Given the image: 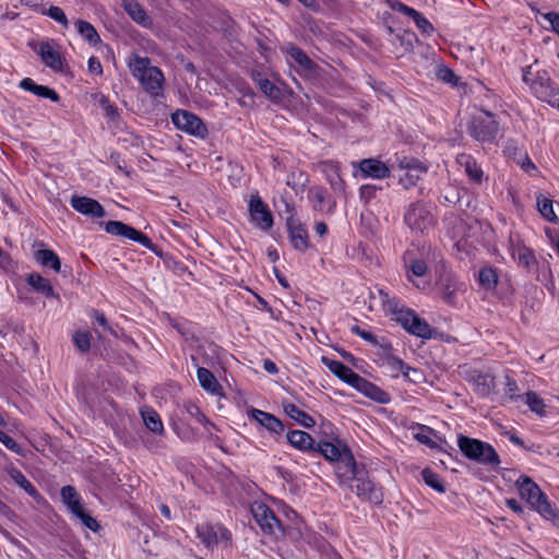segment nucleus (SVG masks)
<instances>
[{"label": "nucleus", "mask_w": 559, "mask_h": 559, "mask_svg": "<svg viewBox=\"0 0 559 559\" xmlns=\"http://www.w3.org/2000/svg\"><path fill=\"white\" fill-rule=\"evenodd\" d=\"M405 223L415 231H424L432 223L430 212L423 204H413L405 214Z\"/></svg>", "instance_id": "obj_14"}, {"label": "nucleus", "mask_w": 559, "mask_h": 559, "mask_svg": "<svg viewBox=\"0 0 559 559\" xmlns=\"http://www.w3.org/2000/svg\"><path fill=\"white\" fill-rule=\"evenodd\" d=\"M284 411L292 419L297 421L300 426L305 428H311L314 426L316 421L314 419L305 413L302 409H300L295 404H287L284 406Z\"/></svg>", "instance_id": "obj_34"}, {"label": "nucleus", "mask_w": 559, "mask_h": 559, "mask_svg": "<svg viewBox=\"0 0 559 559\" xmlns=\"http://www.w3.org/2000/svg\"><path fill=\"white\" fill-rule=\"evenodd\" d=\"M403 377L406 378L411 382L418 383V382L421 381L424 376H423V372L420 370L411 367V370L408 371V374L404 373Z\"/></svg>", "instance_id": "obj_59"}, {"label": "nucleus", "mask_w": 559, "mask_h": 559, "mask_svg": "<svg viewBox=\"0 0 559 559\" xmlns=\"http://www.w3.org/2000/svg\"><path fill=\"white\" fill-rule=\"evenodd\" d=\"M421 475H423L424 481L428 486H430L431 488H433L438 492H444L445 489H444L442 479L440 478V476L438 474H436L435 472H432L429 468H425L423 471Z\"/></svg>", "instance_id": "obj_48"}, {"label": "nucleus", "mask_w": 559, "mask_h": 559, "mask_svg": "<svg viewBox=\"0 0 559 559\" xmlns=\"http://www.w3.org/2000/svg\"><path fill=\"white\" fill-rule=\"evenodd\" d=\"M142 418L147 429H150L152 432L157 435H162L164 432V425L159 415L155 411L150 408L143 409Z\"/></svg>", "instance_id": "obj_40"}, {"label": "nucleus", "mask_w": 559, "mask_h": 559, "mask_svg": "<svg viewBox=\"0 0 559 559\" xmlns=\"http://www.w3.org/2000/svg\"><path fill=\"white\" fill-rule=\"evenodd\" d=\"M457 445L462 453L469 460L490 466H498L500 463L498 453L489 443L460 436Z\"/></svg>", "instance_id": "obj_5"}, {"label": "nucleus", "mask_w": 559, "mask_h": 559, "mask_svg": "<svg viewBox=\"0 0 559 559\" xmlns=\"http://www.w3.org/2000/svg\"><path fill=\"white\" fill-rule=\"evenodd\" d=\"M335 464V475L341 485L348 487L359 476L357 464L352 452L343 456V459Z\"/></svg>", "instance_id": "obj_19"}, {"label": "nucleus", "mask_w": 559, "mask_h": 559, "mask_svg": "<svg viewBox=\"0 0 559 559\" xmlns=\"http://www.w3.org/2000/svg\"><path fill=\"white\" fill-rule=\"evenodd\" d=\"M73 342L80 350L86 352L91 346V335L85 331H78L73 335Z\"/></svg>", "instance_id": "obj_51"}, {"label": "nucleus", "mask_w": 559, "mask_h": 559, "mask_svg": "<svg viewBox=\"0 0 559 559\" xmlns=\"http://www.w3.org/2000/svg\"><path fill=\"white\" fill-rule=\"evenodd\" d=\"M312 200L314 202V206L319 210H323V202H324V193L321 190H316L312 192Z\"/></svg>", "instance_id": "obj_61"}, {"label": "nucleus", "mask_w": 559, "mask_h": 559, "mask_svg": "<svg viewBox=\"0 0 559 559\" xmlns=\"http://www.w3.org/2000/svg\"><path fill=\"white\" fill-rule=\"evenodd\" d=\"M506 504L515 513H522L523 508L515 499H507Z\"/></svg>", "instance_id": "obj_63"}, {"label": "nucleus", "mask_w": 559, "mask_h": 559, "mask_svg": "<svg viewBox=\"0 0 559 559\" xmlns=\"http://www.w3.org/2000/svg\"><path fill=\"white\" fill-rule=\"evenodd\" d=\"M478 280L484 289L491 290L497 286L498 274L495 269L485 266L479 271Z\"/></svg>", "instance_id": "obj_42"}, {"label": "nucleus", "mask_w": 559, "mask_h": 559, "mask_svg": "<svg viewBox=\"0 0 559 559\" xmlns=\"http://www.w3.org/2000/svg\"><path fill=\"white\" fill-rule=\"evenodd\" d=\"M405 267L406 278L413 283L416 288L423 292H427L430 288V284L421 280L428 271L427 263L424 260L412 259L406 261Z\"/></svg>", "instance_id": "obj_17"}, {"label": "nucleus", "mask_w": 559, "mask_h": 559, "mask_svg": "<svg viewBox=\"0 0 559 559\" xmlns=\"http://www.w3.org/2000/svg\"><path fill=\"white\" fill-rule=\"evenodd\" d=\"M260 90L270 98H278L281 95L280 88L276 87L271 81L267 79H259L257 81Z\"/></svg>", "instance_id": "obj_50"}, {"label": "nucleus", "mask_w": 559, "mask_h": 559, "mask_svg": "<svg viewBox=\"0 0 559 559\" xmlns=\"http://www.w3.org/2000/svg\"><path fill=\"white\" fill-rule=\"evenodd\" d=\"M251 512L262 530L275 533V531L281 527L280 521L266 504L254 502L251 507Z\"/></svg>", "instance_id": "obj_18"}, {"label": "nucleus", "mask_w": 559, "mask_h": 559, "mask_svg": "<svg viewBox=\"0 0 559 559\" xmlns=\"http://www.w3.org/2000/svg\"><path fill=\"white\" fill-rule=\"evenodd\" d=\"M409 17L413 19L416 26L420 29V32L427 36H430L435 32L433 25L418 11L415 9L409 14Z\"/></svg>", "instance_id": "obj_47"}, {"label": "nucleus", "mask_w": 559, "mask_h": 559, "mask_svg": "<svg viewBox=\"0 0 559 559\" xmlns=\"http://www.w3.org/2000/svg\"><path fill=\"white\" fill-rule=\"evenodd\" d=\"M248 417L258 423L260 426H262L270 432L278 435L284 431L283 423L270 413L257 408H250L248 411Z\"/></svg>", "instance_id": "obj_22"}, {"label": "nucleus", "mask_w": 559, "mask_h": 559, "mask_svg": "<svg viewBox=\"0 0 559 559\" xmlns=\"http://www.w3.org/2000/svg\"><path fill=\"white\" fill-rule=\"evenodd\" d=\"M19 85L22 90L27 91L38 97L47 98L55 103L59 102L60 99L55 90L48 86L39 85L29 78H24L21 80Z\"/></svg>", "instance_id": "obj_27"}, {"label": "nucleus", "mask_w": 559, "mask_h": 559, "mask_svg": "<svg viewBox=\"0 0 559 559\" xmlns=\"http://www.w3.org/2000/svg\"><path fill=\"white\" fill-rule=\"evenodd\" d=\"M287 440L292 447L300 451L316 449L313 438L306 431L294 430L287 433Z\"/></svg>", "instance_id": "obj_31"}, {"label": "nucleus", "mask_w": 559, "mask_h": 559, "mask_svg": "<svg viewBox=\"0 0 559 559\" xmlns=\"http://www.w3.org/2000/svg\"><path fill=\"white\" fill-rule=\"evenodd\" d=\"M457 164L464 169L468 178L475 182H480L484 176L481 168L478 166L474 157L468 154H460L456 157Z\"/></svg>", "instance_id": "obj_29"}, {"label": "nucleus", "mask_w": 559, "mask_h": 559, "mask_svg": "<svg viewBox=\"0 0 559 559\" xmlns=\"http://www.w3.org/2000/svg\"><path fill=\"white\" fill-rule=\"evenodd\" d=\"M318 168L324 175L334 191L344 192L345 181L340 175V165L337 162L324 160L318 164Z\"/></svg>", "instance_id": "obj_21"}, {"label": "nucleus", "mask_w": 559, "mask_h": 559, "mask_svg": "<svg viewBox=\"0 0 559 559\" xmlns=\"http://www.w3.org/2000/svg\"><path fill=\"white\" fill-rule=\"evenodd\" d=\"M389 4H390V8L395 10V11H399L403 14H406L409 16V14L413 12V8H409L405 4H403L402 2L397 1V0H390L389 1Z\"/></svg>", "instance_id": "obj_57"}, {"label": "nucleus", "mask_w": 559, "mask_h": 559, "mask_svg": "<svg viewBox=\"0 0 559 559\" xmlns=\"http://www.w3.org/2000/svg\"><path fill=\"white\" fill-rule=\"evenodd\" d=\"M173 123L181 131L198 136L205 138L207 129L202 120L187 110H177L171 115Z\"/></svg>", "instance_id": "obj_9"}, {"label": "nucleus", "mask_w": 559, "mask_h": 559, "mask_svg": "<svg viewBox=\"0 0 559 559\" xmlns=\"http://www.w3.org/2000/svg\"><path fill=\"white\" fill-rule=\"evenodd\" d=\"M105 230L108 234L120 236L130 240H133L135 242L141 243L143 247L147 249H153V243L151 239L144 235L143 233L139 231L138 229L122 223L119 221H109L105 225Z\"/></svg>", "instance_id": "obj_11"}, {"label": "nucleus", "mask_w": 559, "mask_h": 559, "mask_svg": "<svg viewBox=\"0 0 559 559\" xmlns=\"http://www.w3.org/2000/svg\"><path fill=\"white\" fill-rule=\"evenodd\" d=\"M187 412L190 416L194 417L198 423L205 425L207 423L206 417L200 412L199 407L195 405H189L187 407Z\"/></svg>", "instance_id": "obj_56"}, {"label": "nucleus", "mask_w": 559, "mask_h": 559, "mask_svg": "<svg viewBox=\"0 0 559 559\" xmlns=\"http://www.w3.org/2000/svg\"><path fill=\"white\" fill-rule=\"evenodd\" d=\"M499 124L489 112L476 118L472 126V135L478 141H491L496 138Z\"/></svg>", "instance_id": "obj_12"}, {"label": "nucleus", "mask_w": 559, "mask_h": 559, "mask_svg": "<svg viewBox=\"0 0 559 559\" xmlns=\"http://www.w3.org/2000/svg\"><path fill=\"white\" fill-rule=\"evenodd\" d=\"M43 14L48 15L50 19L55 20L59 24H61L64 28L69 26V21L63 12V10L59 7H50L47 11H41Z\"/></svg>", "instance_id": "obj_49"}, {"label": "nucleus", "mask_w": 559, "mask_h": 559, "mask_svg": "<svg viewBox=\"0 0 559 559\" xmlns=\"http://www.w3.org/2000/svg\"><path fill=\"white\" fill-rule=\"evenodd\" d=\"M469 381L473 383L474 390L479 395L488 396L495 393V378L488 372L474 371Z\"/></svg>", "instance_id": "obj_25"}, {"label": "nucleus", "mask_w": 559, "mask_h": 559, "mask_svg": "<svg viewBox=\"0 0 559 559\" xmlns=\"http://www.w3.org/2000/svg\"><path fill=\"white\" fill-rule=\"evenodd\" d=\"M354 481L356 485L350 484L348 488L356 492L362 500L380 504L383 500L381 489L377 487L370 479L358 476Z\"/></svg>", "instance_id": "obj_16"}, {"label": "nucleus", "mask_w": 559, "mask_h": 559, "mask_svg": "<svg viewBox=\"0 0 559 559\" xmlns=\"http://www.w3.org/2000/svg\"><path fill=\"white\" fill-rule=\"evenodd\" d=\"M504 396L510 400L514 401L520 397L518 394L519 388L514 380H512L509 376H504Z\"/></svg>", "instance_id": "obj_52"}, {"label": "nucleus", "mask_w": 559, "mask_h": 559, "mask_svg": "<svg viewBox=\"0 0 559 559\" xmlns=\"http://www.w3.org/2000/svg\"><path fill=\"white\" fill-rule=\"evenodd\" d=\"M88 71L93 74L99 75L103 73L100 61L96 57H91L87 61Z\"/></svg>", "instance_id": "obj_58"}, {"label": "nucleus", "mask_w": 559, "mask_h": 559, "mask_svg": "<svg viewBox=\"0 0 559 559\" xmlns=\"http://www.w3.org/2000/svg\"><path fill=\"white\" fill-rule=\"evenodd\" d=\"M359 169L364 177L372 179H385L390 176L389 167L379 159L367 158L359 163Z\"/></svg>", "instance_id": "obj_24"}, {"label": "nucleus", "mask_w": 559, "mask_h": 559, "mask_svg": "<svg viewBox=\"0 0 559 559\" xmlns=\"http://www.w3.org/2000/svg\"><path fill=\"white\" fill-rule=\"evenodd\" d=\"M509 252L512 259L522 267L530 269L536 263L534 251L524 245L519 235L510 236Z\"/></svg>", "instance_id": "obj_13"}, {"label": "nucleus", "mask_w": 559, "mask_h": 559, "mask_svg": "<svg viewBox=\"0 0 559 559\" xmlns=\"http://www.w3.org/2000/svg\"><path fill=\"white\" fill-rule=\"evenodd\" d=\"M287 225L293 247L299 251H305L309 246L307 230L300 223L295 221H289Z\"/></svg>", "instance_id": "obj_28"}, {"label": "nucleus", "mask_w": 559, "mask_h": 559, "mask_svg": "<svg viewBox=\"0 0 559 559\" xmlns=\"http://www.w3.org/2000/svg\"><path fill=\"white\" fill-rule=\"evenodd\" d=\"M443 299L451 302L455 293L462 287L451 273H445L440 277L438 283Z\"/></svg>", "instance_id": "obj_32"}, {"label": "nucleus", "mask_w": 559, "mask_h": 559, "mask_svg": "<svg viewBox=\"0 0 559 559\" xmlns=\"http://www.w3.org/2000/svg\"><path fill=\"white\" fill-rule=\"evenodd\" d=\"M286 51L290 60L296 62L305 72H311L313 63L301 49L296 46H288Z\"/></svg>", "instance_id": "obj_38"}, {"label": "nucleus", "mask_w": 559, "mask_h": 559, "mask_svg": "<svg viewBox=\"0 0 559 559\" xmlns=\"http://www.w3.org/2000/svg\"><path fill=\"white\" fill-rule=\"evenodd\" d=\"M399 166L401 169L405 170V174L400 177V181L405 188L414 186L427 171V167L421 162L413 157L401 158Z\"/></svg>", "instance_id": "obj_15"}, {"label": "nucleus", "mask_w": 559, "mask_h": 559, "mask_svg": "<svg viewBox=\"0 0 559 559\" xmlns=\"http://www.w3.org/2000/svg\"><path fill=\"white\" fill-rule=\"evenodd\" d=\"M536 205L539 214L549 223H557L558 216L554 210V202L551 199L545 197L544 194H538L536 197Z\"/></svg>", "instance_id": "obj_36"}, {"label": "nucleus", "mask_w": 559, "mask_h": 559, "mask_svg": "<svg viewBox=\"0 0 559 559\" xmlns=\"http://www.w3.org/2000/svg\"><path fill=\"white\" fill-rule=\"evenodd\" d=\"M132 75L152 97H159L164 93L165 78L163 72L151 64L148 58L132 55L127 61Z\"/></svg>", "instance_id": "obj_3"}, {"label": "nucleus", "mask_w": 559, "mask_h": 559, "mask_svg": "<svg viewBox=\"0 0 559 559\" xmlns=\"http://www.w3.org/2000/svg\"><path fill=\"white\" fill-rule=\"evenodd\" d=\"M525 403L528 408L536 415L543 417L546 415V404L537 395V393L531 391L525 394Z\"/></svg>", "instance_id": "obj_44"}, {"label": "nucleus", "mask_w": 559, "mask_h": 559, "mask_svg": "<svg viewBox=\"0 0 559 559\" xmlns=\"http://www.w3.org/2000/svg\"><path fill=\"white\" fill-rule=\"evenodd\" d=\"M61 499L67 506L68 510L74 515L81 523L93 532L99 530L97 521L85 512L82 503L81 496L78 493L74 487L64 486L61 488Z\"/></svg>", "instance_id": "obj_7"}, {"label": "nucleus", "mask_w": 559, "mask_h": 559, "mask_svg": "<svg viewBox=\"0 0 559 559\" xmlns=\"http://www.w3.org/2000/svg\"><path fill=\"white\" fill-rule=\"evenodd\" d=\"M38 53L41 61L53 71H61L63 61L59 51L49 43H41L39 45Z\"/></svg>", "instance_id": "obj_26"}, {"label": "nucleus", "mask_w": 559, "mask_h": 559, "mask_svg": "<svg viewBox=\"0 0 559 559\" xmlns=\"http://www.w3.org/2000/svg\"><path fill=\"white\" fill-rule=\"evenodd\" d=\"M330 432H324V437L317 443L316 450L329 462L338 463L343 456H346L352 451L347 443L335 435L332 426H328Z\"/></svg>", "instance_id": "obj_6"}, {"label": "nucleus", "mask_w": 559, "mask_h": 559, "mask_svg": "<svg viewBox=\"0 0 559 559\" xmlns=\"http://www.w3.org/2000/svg\"><path fill=\"white\" fill-rule=\"evenodd\" d=\"M197 535L210 549L227 548L231 543L230 532L221 524L203 523L197 526Z\"/></svg>", "instance_id": "obj_8"}, {"label": "nucleus", "mask_w": 559, "mask_h": 559, "mask_svg": "<svg viewBox=\"0 0 559 559\" xmlns=\"http://www.w3.org/2000/svg\"><path fill=\"white\" fill-rule=\"evenodd\" d=\"M36 261L43 266H50L55 272H60L61 261L57 253L50 249H41L35 253Z\"/></svg>", "instance_id": "obj_37"}, {"label": "nucleus", "mask_w": 559, "mask_h": 559, "mask_svg": "<svg viewBox=\"0 0 559 559\" xmlns=\"http://www.w3.org/2000/svg\"><path fill=\"white\" fill-rule=\"evenodd\" d=\"M0 442L10 451L22 454L23 450L22 448L5 432L0 430Z\"/></svg>", "instance_id": "obj_54"}, {"label": "nucleus", "mask_w": 559, "mask_h": 559, "mask_svg": "<svg viewBox=\"0 0 559 559\" xmlns=\"http://www.w3.org/2000/svg\"><path fill=\"white\" fill-rule=\"evenodd\" d=\"M353 388L365 394L366 396L372 399L373 401L385 403L388 402L386 394L377 385L367 381L362 377L359 376L357 382L354 383Z\"/></svg>", "instance_id": "obj_30"}, {"label": "nucleus", "mask_w": 559, "mask_h": 559, "mask_svg": "<svg viewBox=\"0 0 559 559\" xmlns=\"http://www.w3.org/2000/svg\"><path fill=\"white\" fill-rule=\"evenodd\" d=\"M263 369L270 374H276L278 372L276 364L271 359H265L263 361Z\"/></svg>", "instance_id": "obj_62"}, {"label": "nucleus", "mask_w": 559, "mask_h": 559, "mask_svg": "<svg viewBox=\"0 0 559 559\" xmlns=\"http://www.w3.org/2000/svg\"><path fill=\"white\" fill-rule=\"evenodd\" d=\"M523 81L530 92L540 102L559 110V85L554 83L546 71L532 72V67L523 69Z\"/></svg>", "instance_id": "obj_4"}, {"label": "nucleus", "mask_w": 559, "mask_h": 559, "mask_svg": "<svg viewBox=\"0 0 559 559\" xmlns=\"http://www.w3.org/2000/svg\"><path fill=\"white\" fill-rule=\"evenodd\" d=\"M414 438L431 449L437 447L436 433L427 426H418L414 432Z\"/></svg>", "instance_id": "obj_43"}, {"label": "nucleus", "mask_w": 559, "mask_h": 559, "mask_svg": "<svg viewBox=\"0 0 559 559\" xmlns=\"http://www.w3.org/2000/svg\"><path fill=\"white\" fill-rule=\"evenodd\" d=\"M321 361L333 374H335L343 382L352 386L354 385L355 382H357L359 374L354 372L348 366L344 365L342 361L334 360L325 356H322Z\"/></svg>", "instance_id": "obj_23"}, {"label": "nucleus", "mask_w": 559, "mask_h": 559, "mask_svg": "<svg viewBox=\"0 0 559 559\" xmlns=\"http://www.w3.org/2000/svg\"><path fill=\"white\" fill-rule=\"evenodd\" d=\"M385 367L391 372L392 377H397L400 373L408 374L411 367L406 365L402 359L395 356H388L385 358Z\"/></svg>", "instance_id": "obj_45"}, {"label": "nucleus", "mask_w": 559, "mask_h": 559, "mask_svg": "<svg viewBox=\"0 0 559 559\" xmlns=\"http://www.w3.org/2000/svg\"><path fill=\"white\" fill-rule=\"evenodd\" d=\"M76 27L79 34L91 45H97L98 43H100V37L97 34L95 27L91 23L79 20L76 21Z\"/></svg>", "instance_id": "obj_41"}, {"label": "nucleus", "mask_w": 559, "mask_h": 559, "mask_svg": "<svg viewBox=\"0 0 559 559\" xmlns=\"http://www.w3.org/2000/svg\"><path fill=\"white\" fill-rule=\"evenodd\" d=\"M94 319L96 320V322L103 326L104 329H107V320H106V317L104 316V313L99 312V311H94V314H93Z\"/></svg>", "instance_id": "obj_64"}, {"label": "nucleus", "mask_w": 559, "mask_h": 559, "mask_svg": "<svg viewBox=\"0 0 559 559\" xmlns=\"http://www.w3.org/2000/svg\"><path fill=\"white\" fill-rule=\"evenodd\" d=\"M27 283L38 293H41L43 295L47 297H58L55 294V290L50 284V282L41 276L40 274L33 273L29 274L27 277Z\"/></svg>", "instance_id": "obj_35"}, {"label": "nucleus", "mask_w": 559, "mask_h": 559, "mask_svg": "<svg viewBox=\"0 0 559 559\" xmlns=\"http://www.w3.org/2000/svg\"><path fill=\"white\" fill-rule=\"evenodd\" d=\"M70 203L76 212L85 216L100 218L104 217L106 214L103 205L92 198L72 197Z\"/></svg>", "instance_id": "obj_20"}, {"label": "nucleus", "mask_w": 559, "mask_h": 559, "mask_svg": "<svg viewBox=\"0 0 559 559\" xmlns=\"http://www.w3.org/2000/svg\"><path fill=\"white\" fill-rule=\"evenodd\" d=\"M370 309L378 308L396 321L409 334L430 340L435 331L429 323L421 319L413 309L405 307L401 300L382 287H374L370 292Z\"/></svg>", "instance_id": "obj_1"}, {"label": "nucleus", "mask_w": 559, "mask_h": 559, "mask_svg": "<svg viewBox=\"0 0 559 559\" xmlns=\"http://www.w3.org/2000/svg\"><path fill=\"white\" fill-rule=\"evenodd\" d=\"M11 479L21 488H23L28 495L35 496L37 493L34 486L27 480V478L16 468H10L8 471Z\"/></svg>", "instance_id": "obj_46"}, {"label": "nucleus", "mask_w": 559, "mask_h": 559, "mask_svg": "<svg viewBox=\"0 0 559 559\" xmlns=\"http://www.w3.org/2000/svg\"><path fill=\"white\" fill-rule=\"evenodd\" d=\"M350 331L370 344H373V345L378 344L377 337L371 332H369L367 330H362L358 325L352 326Z\"/></svg>", "instance_id": "obj_55"}, {"label": "nucleus", "mask_w": 559, "mask_h": 559, "mask_svg": "<svg viewBox=\"0 0 559 559\" xmlns=\"http://www.w3.org/2000/svg\"><path fill=\"white\" fill-rule=\"evenodd\" d=\"M437 76L441 81L452 84V85H456L459 82V79L455 75V73L447 67H440L437 72Z\"/></svg>", "instance_id": "obj_53"}, {"label": "nucleus", "mask_w": 559, "mask_h": 559, "mask_svg": "<svg viewBox=\"0 0 559 559\" xmlns=\"http://www.w3.org/2000/svg\"><path fill=\"white\" fill-rule=\"evenodd\" d=\"M250 221L253 226L262 231H267L273 226V215L267 204L258 194H252L249 201Z\"/></svg>", "instance_id": "obj_10"}, {"label": "nucleus", "mask_w": 559, "mask_h": 559, "mask_svg": "<svg viewBox=\"0 0 559 559\" xmlns=\"http://www.w3.org/2000/svg\"><path fill=\"white\" fill-rule=\"evenodd\" d=\"M123 7L127 13L131 16L133 21L139 24L146 25L148 22V17L144 11V9L134 0H124Z\"/></svg>", "instance_id": "obj_39"}, {"label": "nucleus", "mask_w": 559, "mask_h": 559, "mask_svg": "<svg viewBox=\"0 0 559 559\" xmlns=\"http://www.w3.org/2000/svg\"><path fill=\"white\" fill-rule=\"evenodd\" d=\"M520 497L545 520L559 526V510L550 503L538 485L527 476H520L515 481Z\"/></svg>", "instance_id": "obj_2"}, {"label": "nucleus", "mask_w": 559, "mask_h": 559, "mask_svg": "<svg viewBox=\"0 0 559 559\" xmlns=\"http://www.w3.org/2000/svg\"><path fill=\"white\" fill-rule=\"evenodd\" d=\"M197 377H198L200 385L205 391H207L211 394H217L218 393V391L221 389V385L217 382V380L214 377V374L210 370H207L206 368L201 367L197 371Z\"/></svg>", "instance_id": "obj_33"}, {"label": "nucleus", "mask_w": 559, "mask_h": 559, "mask_svg": "<svg viewBox=\"0 0 559 559\" xmlns=\"http://www.w3.org/2000/svg\"><path fill=\"white\" fill-rule=\"evenodd\" d=\"M545 17L550 23L552 29L559 34V14L551 12L547 13Z\"/></svg>", "instance_id": "obj_60"}]
</instances>
